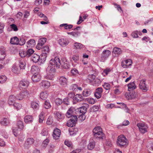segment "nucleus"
I'll return each instance as SVG.
<instances>
[{
  "label": "nucleus",
  "instance_id": "15",
  "mask_svg": "<svg viewBox=\"0 0 153 153\" xmlns=\"http://www.w3.org/2000/svg\"><path fill=\"white\" fill-rule=\"evenodd\" d=\"M92 76L94 79L91 81V84L94 86H98L100 84L101 81L100 79L96 78H95V76L92 75Z\"/></svg>",
  "mask_w": 153,
  "mask_h": 153
},
{
  "label": "nucleus",
  "instance_id": "31",
  "mask_svg": "<svg viewBox=\"0 0 153 153\" xmlns=\"http://www.w3.org/2000/svg\"><path fill=\"white\" fill-rule=\"evenodd\" d=\"M95 142L94 140H90L88 145L87 147L88 149L91 150L93 149L95 146Z\"/></svg>",
  "mask_w": 153,
  "mask_h": 153
},
{
  "label": "nucleus",
  "instance_id": "7",
  "mask_svg": "<svg viewBox=\"0 0 153 153\" xmlns=\"http://www.w3.org/2000/svg\"><path fill=\"white\" fill-rule=\"evenodd\" d=\"M111 54V51L108 50H104L102 52L100 57V60L102 62H105Z\"/></svg>",
  "mask_w": 153,
  "mask_h": 153
},
{
  "label": "nucleus",
  "instance_id": "51",
  "mask_svg": "<svg viewBox=\"0 0 153 153\" xmlns=\"http://www.w3.org/2000/svg\"><path fill=\"white\" fill-rule=\"evenodd\" d=\"M19 53L20 56L22 58L25 57L26 56L27 57L26 51L21 50L19 51Z\"/></svg>",
  "mask_w": 153,
  "mask_h": 153
},
{
  "label": "nucleus",
  "instance_id": "46",
  "mask_svg": "<svg viewBox=\"0 0 153 153\" xmlns=\"http://www.w3.org/2000/svg\"><path fill=\"white\" fill-rule=\"evenodd\" d=\"M46 40L47 39L46 38H41L39 40L38 43L39 44V45H40L43 46L44 44L46 42Z\"/></svg>",
  "mask_w": 153,
  "mask_h": 153
},
{
  "label": "nucleus",
  "instance_id": "19",
  "mask_svg": "<svg viewBox=\"0 0 153 153\" xmlns=\"http://www.w3.org/2000/svg\"><path fill=\"white\" fill-rule=\"evenodd\" d=\"M16 99L15 96L14 95H11L9 98L8 100V103L10 106L13 105L15 103V101Z\"/></svg>",
  "mask_w": 153,
  "mask_h": 153
},
{
  "label": "nucleus",
  "instance_id": "33",
  "mask_svg": "<svg viewBox=\"0 0 153 153\" xmlns=\"http://www.w3.org/2000/svg\"><path fill=\"white\" fill-rule=\"evenodd\" d=\"M26 64L24 60H21L19 61V67L22 70L24 69L25 68Z\"/></svg>",
  "mask_w": 153,
  "mask_h": 153
},
{
  "label": "nucleus",
  "instance_id": "37",
  "mask_svg": "<svg viewBox=\"0 0 153 153\" xmlns=\"http://www.w3.org/2000/svg\"><path fill=\"white\" fill-rule=\"evenodd\" d=\"M91 93V91L89 89H85L83 92V95L84 96L87 97L90 95Z\"/></svg>",
  "mask_w": 153,
  "mask_h": 153
},
{
  "label": "nucleus",
  "instance_id": "21",
  "mask_svg": "<svg viewBox=\"0 0 153 153\" xmlns=\"http://www.w3.org/2000/svg\"><path fill=\"white\" fill-rule=\"evenodd\" d=\"M24 121L25 123L26 124H29L32 123L33 121L32 116L30 115H28L25 116L24 118Z\"/></svg>",
  "mask_w": 153,
  "mask_h": 153
},
{
  "label": "nucleus",
  "instance_id": "4",
  "mask_svg": "<svg viewBox=\"0 0 153 153\" xmlns=\"http://www.w3.org/2000/svg\"><path fill=\"white\" fill-rule=\"evenodd\" d=\"M43 57L41 55L39 56L36 54H32L31 57V60L33 62L36 63H38V64L40 65L45 62V61H43L41 59H42Z\"/></svg>",
  "mask_w": 153,
  "mask_h": 153
},
{
  "label": "nucleus",
  "instance_id": "6",
  "mask_svg": "<svg viewBox=\"0 0 153 153\" xmlns=\"http://www.w3.org/2000/svg\"><path fill=\"white\" fill-rule=\"evenodd\" d=\"M137 125L141 133L144 134L147 131L148 127L146 123L143 122H140L137 123Z\"/></svg>",
  "mask_w": 153,
  "mask_h": 153
},
{
  "label": "nucleus",
  "instance_id": "55",
  "mask_svg": "<svg viewBox=\"0 0 153 153\" xmlns=\"http://www.w3.org/2000/svg\"><path fill=\"white\" fill-rule=\"evenodd\" d=\"M56 117L59 119H62L64 118V115L59 112H57L56 113Z\"/></svg>",
  "mask_w": 153,
  "mask_h": 153
},
{
  "label": "nucleus",
  "instance_id": "54",
  "mask_svg": "<svg viewBox=\"0 0 153 153\" xmlns=\"http://www.w3.org/2000/svg\"><path fill=\"white\" fill-rule=\"evenodd\" d=\"M17 126L18 128L22 129L24 127L23 123L22 121H19L17 123Z\"/></svg>",
  "mask_w": 153,
  "mask_h": 153
},
{
  "label": "nucleus",
  "instance_id": "63",
  "mask_svg": "<svg viewBox=\"0 0 153 153\" xmlns=\"http://www.w3.org/2000/svg\"><path fill=\"white\" fill-rule=\"evenodd\" d=\"M80 32L79 31L73 32V33L72 35L73 36L76 37L80 35Z\"/></svg>",
  "mask_w": 153,
  "mask_h": 153
},
{
  "label": "nucleus",
  "instance_id": "5",
  "mask_svg": "<svg viewBox=\"0 0 153 153\" xmlns=\"http://www.w3.org/2000/svg\"><path fill=\"white\" fill-rule=\"evenodd\" d=\"M49 65L57 68H59L61 64V62L58 57H56L52 59L49 62Z\"/></svg>",
  "mask_w": 153,
  "mask_h": 153
},
{
  "label": "nucleus",
  "instance_id": "47",
  "mask_svg": "<svg viewBox=\"0 0 153 153\" xmlns=\"http://www.w3.org/2000/svg\"><path fill=\"white\" fill-rule=\"evenodd\" d=\"M74 46L76 49H81L84 48V46L81 44L76 42L74 44Z\"/></svg>",
  "mask_w": 153,
  "mask_h": 153
},
{
  "label": "nucleus",
  "instance_id": "28",
  "mask_svg": "<svg viewBox=\"0 0 153 153\" xmlns=\"http://www.w3.org/2000/svg\"><path fill=\"white\" fill-rule=\"evenodd\" d=\"M142 33L141 31L138 30H136L133 32L131 33V35L133 38H135L138 37V35L140 36H141L142 35Z\"/></svg>",
  "mask_w": 153,
  "mask_h": 153
},
{
  "label": "nucleus",
  "instance_id": "53",
  "mask_svg": "<svg viewBox=\"0 0 153 153\" xmlns=\"http://www.w3.org/2000/svg\"><path fill=\"white\" fill-rule=\"evenodd\" d=\"M34 140L33 138H28L27 140L26 144L27 145H31L34 142Z\"/></svg>",
  "mask_w": 153,
  "mask_h": 153
},
{
  "label": "nucleus",
  "instance_id": "8",
  "mask_svg": "<svg viewBox=\"0 0 153 153\" xmlns=\"http://www.w3.org/2000/svg\"><path fill=\"white\" fill-rule=\"evenodd\" d=\"M42 53L41 55L43 57L42 59H41L42 61H45L47 56V54L49 53V47L48 46L44 47L42 48Z\"/></svg>",
  "mask_w": 153,
  "mask_h": 153
},
{
  "label": "nucleus",
  "instance_id": "64",
  "mask_svg": "<svg viewBox=\"0 0 153 153\" xmlns=\"http://www.w3.org/2000/svg\"><path fill=\"white\" fill-rule=\"evenodd\" d=\"M10 28L14 31H16L18 30V29L17 26L14 24H12L10 25Z\"/></svg>",
  "mask_w": 153,
  "mask_h": 153
},
{
  "label": "nucleus",
  "instance_id": "24",
  "mask_svg": "<svg viewBox=\"0 0 153 153\" xmlns=\"http://www.w3.org/2000/svg\"><path fill=\"white\" fill-rule=\"evenodd\" d=\"M128 90L129 91H132L135 89L137 88V86L134 82H130L128 84Z\"/></svg>",
  "mask_w": 153,
  "mask_h": 153
},
{
  "label": "nucleus",
  "instance_id": "58",
  "mask_svg": "<svg viewBox=\"0 0 153 153\" xmlns=\"http://www.w3.org/2000/svg\"><path fill=\"white\" fill-rule=\"evenodd\" d=\"M17 136H18V139L19 141L21 142L23 141L25 138V137L22 134H19Z\"/></svg>",
  "mask_w": 153,
  "mask_h": 153
},
{
  "label": "nucleus",
  "instance_id": "39",
  "mask_svg": "<svg viewBox=\"0 0 153 153\" xmlns=\"http://www.w3.org/2000/svg\"><path fill=\"white\" fill-rule=\"evenodd\" d=\"M111 71V68H107L104 69L102 73V74L104 76H105L109 74Z\"/></svg>",
  "mask_w": 153,
  "mask_h": 153
},
{
  "label": "nucleus",
  "instance_id": "3",
  "mask_svg": "<svg viewBox=\"0 0 153 153\" xmlns=\"http://www.w3.org/2000/svg\"><path fill=\"white\" fill-rule=\"evenodd\" d=\"M93 132L96 138L100 140L103 139V132L102 131V128L100 127L97 126L95 127L93 130Z\"/></svg>",
  "mask_w": 153,
  "mask_h": 153
},
{
  "label": "nucleus",
  "instance_id": "13",
  "mask_svg": "<svg viewBox=\"0 0 153 153\" xmlns=\"http://www.w3.org/2000/svg\"><path fill=\"white\" fill-rule=\"evenodd\" d=\"M29 84V82L27 80L23 79L20 81L19 87L23 88H27Z\"/></svg>",
  "mask_w": 153,
  "mask_h": 153
},
{
  "label": "nucleus",
  "instance_id": "18",
  "mask_svg": "<svg viewBox=\"0 0 153 153\" xmlns=\"http://www.w3.org/2000/svg\"><path fill=\"white\" fill-rule=\"evenodd\" d=\"M102 88H98L96 90L94 94L95 97L97 99L100 98L102 96Z\"/></svg>",
  "mask_w": 153,
  "mask_h": 153
},
{
  "label": "nucleus",
  "instance_id": "35",
  "mask_svg": "<svg viewBox=\"0 0 153 153\" xmlns=\"http://www.w3.org/2000/svg\"><path fill=\"white\" fill-rule=\"evenodd\" d=\"M121 52V49L117 47H114L113 49V53L115 54L116 56L119 55Z\"/></svg>",
  "mask_w": 153,
  "mask_h": 153
},
{
  "label": "nucleus",
  "instance_id": "1",
  "mask_svg": "<svg viewBox=\"0 0 153 153\" xmlns=\"http://www.w3.org/2000/svg\"><path fill=\"white\" fill-rule=\"evenodd\" d=\"M116 142L118 146L123 147L128 145V142L124 135H120L118 137Z\"/></svg>",
  "mask_w": 153,
  "mask_h": 153
},
{
  "label": "nucleus",
  "instance_id": "41",
  "mask_svg": "<svg viewBox=\"0 0 153 153\" xmlns=\"http://www.w3.org/2000/svg\"><path fill=\"white\" fill-rule=\"evenodd\" d=\"M60 27H64L65 30H68L72 28L73 26L72 25H68L67 24H63L60 25Z\"/></svg>",
  "mask_w": 153,
  "mask_h": 153
},
{
  "label": "nucleus",
  "instance_id": "60",
  "mask_svg": "<svg viewBox=\"0 0 153 153\" xmlns=\"http://www.w3.org/2000/svg\"><path fill=\"white\" fill-rule=\"evenodd\" d=\"M55 102L57 105H59L62 103V101L61 99L57 98L55 100Z\"/></svg>",
  "mask_w": 153,
  "mask_h": 153
},
{
  "label": "nucleus",
  "instance_id": "29",
  "mask_svg": "<svg viewBox=\"0 0 153 153\" xmlns=\"http://www.w3.org/2000/svg\"><path fill=\"white\" fill-rule=\"evenodd\" d=\"M73 110L72 108H70L68 109L66 113V116L68 118H72V117L74 116H76L73 115Z\"/></svg>",
  "mask_w": 153,
  "mask_h": 153
},
{
  "label": "nucleus",
  "instance_id": "62",
  "mask_svg": "<svg viewBox=\"0 0 153 153\" xmlns=\"http://www.w3.org/2000/svg\"><path fill=\"white\" fill-rule=\"evenodd\" d=\"M103 86L106 90H108L110 89V85L108 83H105L103 85Z\"/></svg>",
  "mask_w": 153,
  "mask_h": 153
},
{
  "label": "nucleus",
  "instance_id": "48",
  "mask_svg": "<svg viewBox=\"0 0 153 153\" xmlns=\"http://www.w3.org/2000/svg\"><path fill=\"white\" fill-rule=\"evenodd\" d=\"M7 77L5 75L0 76V84H2L5 82Z\"/></svg>",
  "mask_w": 153,
  "mask_h": 153
},
{
  "label": "nucleus",
  "instance_id": "42",
  "mask_svg": "<svg viewBox=\"0 0 153 153\" xmlns=\"http://www.w3.org/2000/svg\"><path fill=\"white\" fill-rule=\"evenodd\" d=\"M71 73L73 76H78L79 74L78 71L75 68H72L71 70Z\"/></svg>",
  "mask_w": 153,
  "mask_h": 153
},
{
  "label": "nucleus",
  "instance_id": "44",
  "mask_svg": "<svg viewBox=\"0 0 153 153\" xmlns=\"http://www.w3.org/2000/svg\"><path fill=\"white\" fill-rule=\"evenodd\" d=\"M13 133L15 137L18 136L19 131L17 128L13 127L12 128Z\"/></svg>",
  "mask_w": 153,
  "mask_h": 153
},
{
  "label": "nucleus",
  "instance_id": "22",
  "mask_svg": "<svg viewBox=\"0 0 153 153\" xmlns=\"http://www.w3.org/2000/svg\"><path fill=\"white\" fill-rule=\"evenodd\" d=\"M41 76L39 74H33L32 76V79L34 82H37L40 81Z\"/></svg>",
  "mask_w": 153,
  "mask_h": 153
},
{
  "label": "nucleus",
  "instance_id": "25",
  "mask_svg": "<svg viewBox=\"0 0 153 153\" xmlns=\"http://www.w3.org/2000/svg\"><path fill=\"white\" fill-rule=\"evenodd\" d=\"M40 86L45 88H48L51 85L50 83L47 81H42L40 84Z\"/></svg>",
  "mask_w": 153,
  "mask_h": 153
},
{
  "label": "nucleus",
  "instance_id": "17",
  "mask_svg": "<svg viewBox=\"0 0 153 153\" xmlns=\"http://www.w3.org/2000/svg\"><path fill=\"white\" fill-rule=\"evenodd\" d=\"M60 134L61 131L59 129L56 128L54 129L53 134V136L54 139H58L60 137Z\"/></svg>",
  "mask_w": 153,
  "mask_h": 153
},
{
  "label": "nucleus",
  "instance_id": "59",
  "mask_svg": "<svg viewBox=\"0 0 153 153\" xmlns=\"http://www.w3.org/2000/svg\"><path fill=\"white\" fill-rule=\"evenodd\" d=\"M41 134L44 136H47L48 134V130L47 129H43L41 132Z\"/></svg>",
  "mask_w": 153,
  "mask_h": 153
},
{
  "label": "nucleus",
  "instance_id": "49",
  "mask_svg": "<svg viewBox=\"0 0 153 153\" xmlns=\"http://www.w3.org/2000/svg\"><path fill=\"white\" fill-rule=\"evenodd\" d=\"M6 56V54L5 51L2 50H0V60H3Z\"/></svg>",
  "mask_w": 153,
  "mask_h": 153
},
{
  "label": "nucleus",
  "instance_id": "16",
  "mask_svg": "<svg viewBox=\"0 0 153 153\" xmlns=\"http://www.w3.org/2000/svg\"><path fill=\"white\" fill-rule=\"evenodd\" d=\"M58 42L59 44L62 47L66 46L69 43V40L66 38H61L58 40Z\"/></svg>",
  "mask_w": 153,
  "mask_h": 153
},
{
  "label": "nucleus",
  "instance_id": "11",
  "mask_svg": "<svg viewBox=\"0 0 153 153\" xmlns=\"http://www.w3.org/2000/svg\"><path fill=\"white\" fill-rule=\"evenodd\" d=\"M11 70L13 73L17 75L20 74L22 71L19 66L15 64L13 65L12 66Z\"/></svg>",
  "mask_w": 153,
  "mask_h": 153
},
{
  "label": "nucleus",
  "instance_id": "30",
  "mask_svg": "<svg viewBox=\"0 0 153 153\" xmlns=\"http://www.w3.org/2000/svg\"><path fill=\"white\" fill-rule=\"evenodd\" d=\"M36 45L35 41L33 39H30L27 42V47H33Z\"/></svg>",
  "mask_w": 153,
  "mask_h": 153
},
{
  "label": "nucleus",
  "instance_id": "20",
  "mask_svg": "<svg viewBox=\"0 0 153 153\" xmlns=\"http://www.w3.org/2000/svg\"><path fill=\"white\" fill-rule=\"evenodd\" d=\"M31 71L33 74H39L40 72V69L36 65H33L32 66Z\"/></svg>",
  "mask_w": 153,
  "mask_h": 153
},
{
  "label": "nucleus",
  "instance_id": "61",
  "mask_svg": "<svg viewBox=\"0 0 153 153\" xmlns=\"http://www.w3.org/2000/svg\"><path fill=\"white\" fill-rule=\"evenodd\" d=\"M78 86L76 84H73L71 86V89L73 91H77Z\"/></svg>",
  "mask_w": 153,
  "mask_h": 153
},
{
  "label": "nucleus",
  "instance_id": "23",
  "mask_svg": "<svg viewBox=\"0 0 153 153\" xmlns=\"http://www.w3.org/2000/svg\"><path fill=\"white\" fill-rule=\"evenodd\" d=\"M59 81L61 85L65 87L67 85V79L65 77L62 76L59 78Z\"/></svg>",
  "mask_w": 153,
  "mask_h": 153
},
{
  "label": "nucleus",
  "instance_id": "52",
  "mask_svg": "<svg viewBox=\"0 0 153 153\" xmlns=\"http://www.w3.org/2000/svg\"><path fill=\"white\" fill-rule=\"evenodd\" d=\"M15 97L16 98L17 100H22L23 98H24V95H23V94H22V92H20L19 94H18Z\"/></svg>",
  "mask_w": 153,
  "mask_h": 153
},
{
  "label": "nucleus",
  "instance_id": "50",
  "mask_svg": "<svg viewBox=\"0 0 153 153\" xmlns=\"http://www.w3.org/2000/svg\"><path fill=\"white\" fill-rule=\"evenodd\" d=\"M13 106L14 108L17 110L20 109L22 107V105L21 104L16 102H15Z\"/></svg>",
  "mask_w": 153,
  "mask_h": 153
},
{
  "label": "nucleus",
  "instance_id": "27",
  "mask_svg": "<svg viewBox=\"0 0 153 153\" xmlns=\"http://www.w3.org/2000/svg\"><path fill=\"white\" fill-rule=\"evenodd\" d=\"M10 43L12 45H18L19 44V39L16 37H14L11 38Z\"/></svg>",
  "mask_w": 153,
  "mask_h": 153
},
{
  "label": "nucleus",
  "instance_id": "43",
  "mask_svg": "<svg viewBox=\"0 0 153 153\" xmlns=\"http://www.w3.org/2000/svg\"><path fill=\"white\" fill-rule=\"evenodd\" d=\"M43 106L46 109H48L51 107V105L49 100H46Z\"/></svg>",
  "mask_w": 153,
  "mask_h": 153
},
{
  "label": "nucleus",
  "instance_id": "38",
  "mask_svg": "<svg viewBox=\"0 0 153 153\" xmlns=\"http://www.w3.org/2000/svg\"><path fill=\"white\" fill-rule=\"evenodd\" d=\"M0 123L2 125L6 126L9 124L10 121L8 118H4L1 121Z\"/></svg>",
  "mask_w": 153,
  "mask_h": 153
},
{
  "label": "nucleus",
  "instance_id": "14",
  "mask_svg": "<svg viewBox=\"0 0 153 153\" xmlns=\"http://www.w3.org/2000/svg\"><path fill=\"white\" fill-rule=\"evenodd\" d=\"M132 64V61L131 59H128L123 61L122 62L121 65L122 67L124 68H127L129 66L131 65Z\"/></svg>",
  "mask_w": 153,
  "mask_h": 153
},
{
  "label": "nucleus",
  "instance_id": "26",
  "mask_svg": "<svg viewBox=\"0 0 153 153\" xmlns=\"http://www.w3.org/2000/svg\"><path fill=\"white\" fill-rule=\"evenodd\" d=\"M129 98L131 99H135L137 100L139 98V96L138 94L134 92L130 93L129 94Z\"/></svg>",
  "mask_w": 153,
  "mask_h": 153
},
{
  "label": "nucleus",
  "instance_id": "34",
  "mask_svg": "<svg viewBox=\"0 0 153 153\" xmlns=\"http://www.w3.org/2000/svg\"><path fill=\"white\" fill-rule=\"evenodd\" d=\"M31 107L34 110H37L39 108V105L38 103L33 101L31 103Z\"/></svg>",
  "mask_w": 153,
  "mask_h": 153
},
{
  "label": "nucleus",
  "instance_id": "45",
  "mask_svg": "<svg viewBox=\"0 0 153 153\" xmlns=\"http://www.w3.org/2000/svg\"><path fill=\"white\" fill-rule=\"evenodd\" d=\"M27 57H29L33 54L34 52V51L33 50L31 49H28L26 51Z\"/></svg>",
  "mask_w": 153,
  "mask_h": 153
},
{
  "label": "nucleus",
  "instance_id": "9",
  "mask_svg": "<svg viewBox=\"0 0 153 153\" xmlns=\"http://www.w3.org/2000/svg\"><path fill=\"white\" fill-rule=\"evenodd\" d=\"M77 120L76 116H74L68 121L67 125L68 127H72L76 124Z\"/></svg>",
  "mask_w": 153,
  "mask_h": 153
},
{
  "label": "nucleus",
  "instance_id": "10",
  "mask_svg": "<svg viewBox=\"0 0 153 153\" xmlns=\"http://www.w3.org/2000/svg\"><path fill=\"white\" fill-rule=\"evenodd\" d=\"M139 88L143 92H145L147 91L148 88L146 85V80L142 79L140 82L139 84Z\"/></svg>",
  "mask_w": 153,
  "mask_h": 153
},
{
  "label": "nucleus",
  "instance_id": "56",
  "mask_svg": "<svg viewBox=\"0 0 153 153\" xmlns=\"http://www.w3.org/2000/svg\"><path fill=\"white\" fill-rule=\"evenodd\" d=\"M77 116L78 117L79 120L82 121L84 120L85 119V114H82L77 115Z\"/></svg>",
  "mask_w": 153,
  "mask_h": 153
},
{
  "label": "nucleus",
  "instance_id": "32",
  "mask_svg": "<svg viewBox=\"0 0 153 153\" xmlns=\"http://www.w3.org/2000/svg\"><path fill=\"white\" fill-rule=\"evenodd\" d=\"M63 64L61 62V64L62 66L64 68L66 69H68L70 68V65L69 64V62H68L66 60H64L63 61Z\"/></svg>",
  "mask_w": 153,
  "mask_h": 153
},
{
  "label": "nucleus",
  "instance_id": "36",
  "mask_svg": "<svg viewBox=\"0 0 153 153\" xmlns=\"http://www.w3.org/2000/svg\"><path fill=\"white\" fill-rule=\"evenodd\" d=\"M48 94L47 92H42L40 94V97L43 100H45L48 96Z\"/></svg>",
  "mask_w": 153,
  "mask_h": 153
},
{
  "label": "nucleus",
  "instance_id": "12",
  "mask_svg": "<svg viewBox=\"0 0 153 153\" xmlns=\"http://www.w3.org/2000/svg\"><path fill=\"white\" fill-rule=\"evenodd\" d=\"M87 108L85 106H82L76 109V113L77 115L85 114L86 112Z\"/></svg>",
  "mask_w": 153,
  "mask_h": 153
},
{
  "label": "nucleus",
  "instance_id": "40",
  "mask_svg": "<svg viewBox=\"0 0 153 153\" xmlns=\"http://www.w3.org/2000/svg\"><path fill=\"white\" fill-rule=\"evenodd\" d=\"M45 116V113L43 111H42L39 115V123H42V122L44 120Z\"/></svg>",
  "mask_w": 153,
  "mask_h": 153
},
{
  "label": "nucleus",
  "instance_id": "2",
  "mask_svg": "<svg viewBox=\"0 0 153 153\" xmlns=\"http://www.w3.org/2000/svg\"><path fill=\"white\" fill-rule=\"evenodd\" d=\"M47 75L45 76L47 79L53 80L54 74L56 72L55 67L49 65L46 70Z\"/></svg>",
  "mask_w": 153,
  "mask_h": 153
},
{
  "label": "nucleus",
  "instance_id": "57",
  "mask_svg": "<svg viewBox=\"0 0 153 153\" xmlns=\"http://www.w3.org/2000/svg\"><path fill=\"white\" fill-rule=\"evenodd\" d=\"M22 92L23 94L24 98L28 97L30 95V93L29 91L27 90H24L22 91Z\"/></svg>",
  "mask_w": 153,
  "mask_h": 153
}]
</instances>
